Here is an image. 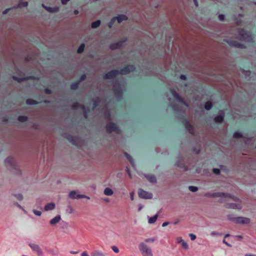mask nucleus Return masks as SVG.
I'll use <instances>...</instances> for the list:
<instances>
[{"mask_svg": "<svg viewBox=\"0 0 256 256\" xmlns=\"http://www.w3.org/2000/svg\"><path fill=\"white\" fill-rule=\"evenodd\" d=\"M4 162L7 168L17 176H21V170L18 168L17 163L12 157H8L5 160Z\"/></svg>", "mask_w": 256, "mask_h": 256, "instance_id": "nucleus-1", "label": "nucleus"}, {"mask_svg": "<svg viewBox=\"0 0 256 256\" xmlns=\"http://www.w3.org/2000/svg\"><path fill=\"white\" fill-rule=\"evenodd\" d=\"M237 32V38L240 40L250 42H253L252 34L250 32L246 31L244 28H238Z\"/></svg>", "mask_w": 256, "mask_h": 256, "instance_id": "nucleus-2", "label": "nucleus"}, {"mask_svg": "<svg viewBox=\"0 0 256 256\" xmlns=\"http://www.w3.org/2000/svg\"><path fill=\"white\" fill-rule=\"evenodd\" d=\"M113 88L116 100H122L123 95V88L119 81L116 80L114 82Z\"/></svg>", "mask_w": 256, "mask_h": 256, "instance_id": "nucleus-3", "label": "nucleus"}, {"mask_svg": "<svg viewBox=\"0 0 256 256\" xmlns=\"http://www.w3.org/2000/svg\"><path fill=\"white\" fill-rule=\"evenodd\" d=\"M227 217L229 220L236 224H248L250 222L249 218L242 216L234 217L232 214H228Z\"/></svg>", "mask_w": 256, "mask_h": 256, "instance_id": "nucleus-4", "label": "nucleus"}, {"mask_svg": "<svg viewBox=\"0 0 256 256\" xmlns=\"http://www.w3.org/2000/svg\"><path fill=\"white\" fill-rule=\"evenodd\" d=\"M139 248L143 256H153L151 248L144 243H140Z\"/></svg>", "mask_w": 256, "mask_h": 256, "instance_id": "nucleus-5", "label": "nucleus"}, {"mask_svg": "<svg viewBox=\"0 0 256 256\" xmlns=\"http://www.w3.org/2000/svg\"><path fill=\"white\" fill-rule=\"evenodd\" d=\"M64 136L66 138L74 145L80 146L82 144V140L78 137L73 136L68 134H64Z\"/></svg>", "mask_w": 256, "mask_h": 256, "instance_id": "nucleus-6", "label": "nucleus"}, {"mask_svg": "<svg viewBox=\"0 0 256 256\" xmlns=\"http://www.w3.org/2000/svg\"><path fill=\"white\" fill-rule=\"evenodd\" d=\"M106 130L108 133H112V132H115L116 134H120V130L116 124L112 122L108 123L106 126Z\"/></svg>", "mask_w": 256, "mask_h": 256, "instance_id": "nucleus-7", "label": "nucleus"}, {"mask_svg": "<svg viewBox=\"0 0 256 256\" xmlns=\"http://www.w3.org/2000/svg\"><path fill=\"white\" fill-rule=\"evenodd\" d=\"M204 196L206 197H224V198H231V194L226 192H207Z\"/></svg>", "mask_w": 256, "mask_h": 256, "instance_id": "nucleus-8", "label": "nucleus"}, {"mask_svg": "<svg viewBox=\"0 0 256 256\" xmlns=\"http://www.w3.org/2000/svg\"><path fill=\"white\" fill-rule=\"evenodd\" d=\"M138 195L140 198L142 199H152V193L144 190L142 188H139Z\"/></svg>", "mask_w": 256, "mask_h": 256, "instance_id": "nucleus-9", "label": "nucleus"}, {"mask_svg": "<svg viewBox=\"0 0 256 256\" xmlns=\"http://www.w3.org/2000/svg\"><path fill=\"white\" fill-rule=\"evenodd\" d=\"M225 116V110H220L218 115L214 117V121L216 124H221L223 122Z\"/></svg>", "mask_w": 256, "mask_h": 256, "instance_id": "nucleus-10", "label": "nucleus"}, {"mask_svg": "<svg viewBox=\"0 0 256 256\" xmlns=\"http://www.w3.org/2000/svg\"><path fill=\"white\" fill-rule=\"evenodd\" d=\"M28 245L34 252L37 254L38 256H44L42 249L38 244H36L28 243Z\"/></svg>", "mask_w": 256, "mask_h": 256, "instance_id": "nucleus-11", "label": "nucleus"}, {"mask_svg": "<svg viewBox=\"0 0 256 256\" xmlns=\"http://www.w3.org/2000/svg\"><path fill=\"white\" fill-rule=\"evenodd\" d=\"M136 69V68L134 65L130 64L124 68H122L119 70L120 74H127L130 72H133Z\"/></svg>", "mask_w": 256, "mask_h": 256, "instance_id": "nucleus-12", "label": "nucleus"}, {"mask_svg": "<svg viewBox=\"0 0 256 256\" xmlns=\"http://www.w3.org/2000/svg\"><path fill=\"white\" fill-rule=\"evenodd\" d=\"M120 74L119 70H112L104 76V78L105 80L112 79L114 78L118 74Z\"/></svg>", "mask_w": 256, "mask_h": 256, "instance_id": "nucleus-13", "label": "nucleus"}, {"mask_svg": "<svg viewBox=\"0 0 256 256\" xmlns=\"http://www.w3.org/2000/svg\"><path fill=\"white\" fill-rule=\"evenodd\" d=\"M225 41L231 46L240 48H246V46L244 44H242L236 40H225Z\"/></svg>", "mask_w": 256, "mask_h": 256, "instance_id": "nucleus-14", "label": "nucleus"}, {"mask_svg": "<svg viewBox=\"0 0 256 256\" xmlns=\"http://www.w3.org/2000/svg\"><path fill=\"white\" fill-rule=\"evenodd\" d=\"M126 40L127 38H124V40L118 42L111 44L110 46V48L112 50L119 49L122 46Z\"/></svg>", "mask_w": 256, "mask_h": 256, "instance_id": "nucleus-15", "label": "nucleus"}, {"mask_svg": "<svg viewBox=\"0 0 256 256\" xmlns=\"http://www.w3.org/2000/svg\"><path fill=\"white\" fill-rule=\"evenodd\" d=\"M174 165L180 168H184V171L188 170V167L185 166L183 158L181 156H180L178 158V160H177Z\"/></svg>", "mask_w": 256, "mask_h": 256, "instance_id": "nucleus-16", "label": "nucleus"}, {"mask_svg": "<svg viewBox=\"0 0 256 256\" xmlns=\"http://www.w3.org/2000/svg\"><path fill=\"white\" fill-rule=\"evenodd\" d=\"M42 6L48 12L52 14L58 12L60 10L58 6L50 7L46 6L45 4H42Z\"/></svg>", "mask_w": 256, "mask_h": 256, "instance_id": "nucleus-17", "label": "nucleus"}, {"mask_svg": "<svg viewBox=\"0 0 256 256\" xmlns=\"http://www.w3.org/2000/svg\"><path fill=\"white\" fill-rule=\"evenodd\" d=\"M172 93L173 95V96L174 97V98L177 100L178 101H179L180 102H182V104H184L185 106H188V104H186V102L184 101V98H182L180 94L174 90H172Z\"/></svg>", "mask_w": 256, "mask_h": 256, "instance_id": "nucleus-18", "label": "nucleus"}, {"mask_svg": "<svg viewBox=\"0 0 256 256\" xmlns=\"http://www.w3.org/2000/svg\"><path fill=\"white\" fill-rule=\"evenodd\" d=\"M78 192L76 190L70 191L68 195V196L71 199H80L82 198V197H84L82 194H78Z\"/></svg>", "mask_w": 256, "mask_h": 256, "instance_id": "nucleus-19", "label": "nucleus"}, {"mask_svg": "<svg viewBox=\"0 0 256 256\" xmlns=\"http://www.w3.org/2000/svg\"><path fill=\"white\" fill-rule=\"evenodd\" d=\"M170 105L175 112L182 113L183 115L185 114V110H184L181 107H180L178 104L175 103H172L170 104Z\"/></svg>", "mask_w": 256, "mask_h": 256, "instance_id": "nucleus-20", "label": "nucleus"}, {"mask_svg": "<svg viewBox=\"0 0 256 256\" xmlns=\"http://www.w3.org/2000/svg\"><path fill=\"white\" fill-rule=\"evenodd\" d=\"M144 176L148 180L152 183L156 184L157 182L156 178L154 175L149 174H144Z\"/></svg>", "mask_w": 256, "mask_h": 256, "instance_id": "nucleus-21", "label": "nucleus"}, {"mask_svg": "<svg viewBox=\"0 0 256 256\" xmlns=\"http://www.w3.org/2000/svg\"><path fill=\"white\" fill-rule=\"evenodd\" d=\"M184 124L185 128L189 132V133L190 134H194V130L190 122L188 120H185Z\"/></svg>", "mask_w": 256, "mask_h": 256, "instance_id": "nucleus-22", "label": "nucleus"}, {"mask_svg": "<svg viewBox=\"0 0 256 256\" xmlns=\"http://www.w3.org/2000/svg\"><path fill=\"white\" fill-rule=\"evenodd\" d=\"M61 220V216L60 214L56 215L54 218L50 220L49 223L50 225L53 226L58 223Z\"/></svg>", "mask_w": 256, "mask_h": 256, "instance_id": "nucleus-23", "label": "nucleus"}, {"mask_svg": "<svg viewBox=\"0 0 256 256\" xmlns=\"http://www.w3.org/2000/svg\"><path fill=\"white\" fill-rule=\"evenodd\" d=\"M12 78L16 80H17L18 82H20L23 81H25L28 80H31L34 78V76H30L24 78H18L16 76H13Z\"/></svg>", "mask_w": 256, "mask_h": 256, "instance_id": "nucleus-24", "label": "nucleus"}, {"mask_svg": "<svg viewBox=\"0 0 256 256\" xmlns=\"http://www.w3.org/2000/svg\"><path fill=\"white\" fill-rule=\"evenodd\" d=\"M114 19L117 20L118 23H121L123 20H126L128 18L126 15L120 14L117 16L113 17V20Z\"/></svg>", "mask_w": 256, "mask_h": 256, "instance_id": "nucleus-25", "label": "nucleus"}, {"mask_svg": "<svg viewBox=\"0 0 256 256\" xmlns=\"http://www.w3.org/2000/svg\"><path fill=\"white\" fill-rule=\"evenodd\" d=\"M56 204L54 202L48 203L44 207V210L45 211L52 210L54 209Z\"/></svg>", "mask_w": 256, "mask_h": 256, "instance_id": "nucleus-26", "label": "nucleus"}, {"mask_svg": "<svg viewBox=\"0 0 256 256\" xmlns=\"http://www.w3.org/2000/svg\"><path fill=\"white\" fill-rule=\"evenodd\" d=\"M226 208H228L238 210H240L242 208V206H240V205L234 203L228 204Z\"/></svg>", "mask_w": 256, "mask_h": 256, "instance_id": "nucleus-27", "label": "nucleus"}, {"mask_svg": "<svg viewBox=\"0 0 256 256\" xmlns=\"http://www.w3.org/2000/svg\"><path fill=\"white\" fill-rule=\"evenodd\" d=\"M160 211L159 210L155 215L154 216L150 217L148 219V222L149 224H152L155 223L156 222L158 214H160Z\"/></svg>", "mask_w": 256, "mask_h": 256, "instance_id": "nucleus-28", "label": "nucleus"}, {"mask_svg": "<svg viewBox=\"0 0 256 256\" xmlns=\"http://www.w3.org/2000/svg\"><path fill=\"white\" fill-rule=\"evenodd\" d=\"M124 156L126 158L129 160L130 164L132 166L135 168H136V164L134 162V160L132 158V156L128 154L125 152Z\"/></svg>", "mask_w": 256, "mask_h": 256, "instance_id": "nucleus-29", "label": "nucleus"}, {"mask_svg": "<svg viewBox=\"0 0 256 256\" xmlns=\"http://www.w3.org/2000/svg\"><path fill=\"white\" fill-rule=\"evenodd\" d=\"M44 250L48 253L51 254L52 256H56L58 254V250H55L54 249L46 247L44 248Z\"/></svg>", "mask_w": 256, "mask_h": 256, "instance_id": "nucleus-30", "label": "nucleus"}, {"mask_svg": "<svg viewBox=\"0 0 256 256\" xmlns=\"http://www.w3.org/2000/svg\"><path fill=\"white\" fill-rule=\"evenodd\" d=\"M28 5V2H22L20 1L19 3L16 6L14 7V8H22L23 7L27 6Z\"/></svg>", "mask_w": 256, "mask_h": 256, "instance_id": "nucleus-31", "label": "nucleus"}, {"mask_svg": "<svg viewBox=\"0 0 256 256\" xmlns=\"http://www.w3.org/2000/svg\"><path fill=\"white\" fill-rule=\"evenodd\" d=\"M90 256H106V254L99 250H94L91 252Z\"/></svg>", "mask_w": 256, "mask_h": 256, "instance_id": "nucleus-32", "label": "nucleus"}, {"mask_svg": "<svg viewBox=\"0 0 256 256\" xmlns=\"http://www.w3.org/2000/svg\"><path fill=\"white\" fill-rule=\"evenodd\" d=\"M92 101L94 102L92 109L94 110L98 106L100 100L99 97L96 96L92 99Z\"/></svg>", "mask_w": 256, "mask_h": 256, "instance_id": "nucleus-33", "label": "nucleus"}, {"mask_svg": "<svg viewBox=\"0 0 256 256\" xmlns=\"http://www.w3.org/2000/svg\"><path fill=\"white\" fill-rule=\"evenodd\" d=\"M81 108L83 110V115L84 118L86 119L88 118V113L90 111V109L88 108H86L84 105L81 106Z\"/></svg>", "mask_w": 256, "mask_h": 256, "instance_id": "nucleus-34", "label": "nucleus"}, {"mask_svg": "<svg viewBox=\"0 0 256 256\" xmlns=\"http://www.w3.org/2000/svg\"><path fill=\"white\" fill-rule=\"evenodd\" d=\"M26 104L28 105H34L38 104V102L32 98H28L26 100Z\"/></svg>", "mask_w": 256, "mask_h": 256, "instance_id": "nucleus-35", "label": "nucleus"}, {"mask_svg": "<svg viewBox=\"0 0 256 256\" xmlns=\"http://www.w3.org/2000/svg\"><path fill=\"white\" fill-rule=\"evenodd\" d=\"M104 193L106 196H110L113 194L114 192L111 188H106L104 190Z\"/></svg>", "mask_w": 256, "mask_h": 256, "instance_id": "nucleus-36", "label": "nucleus"}, {"mask_svg": "<svg viewBox=\"0 0 256 256\" xmlns=\"http://www.w3.org/2000/svg\"><path fill=\"white\" fill-rule=\"evenodd\" d=\"M212 102L210 101H208L204 104V108L207 110H209L212 108Z\"/></svg>", "mask_w": 256, "mask_h": 256, "instance_id": "nucleus-37", "label": "nucleus"}, {"mask_svg": "<svg viewBox=\"0 0 256 256\" xmlns=\"http://www.w3.org/2000/svg\"><path fill=\"white\" fill-rule=\"evenodd\" d=\"M100 20H96L92 23L91 26L92 28H96L100 26Z\"/></svg>", "mask_w": 256, "mask_h": 256, "instance_id": "nucleus-38", "label": "nucleus"}, {"mask_svg": "<svg viewBox=\"0 0 256 256\" xmlns=\"http://www.w3.org/2000/svg\"><path fill=\"white\" fill-rule=\"evenodd\" d=\"M79 84H80V83L78 82V80L76 82H75L72 83L70 84V88L72 90H77Z\"/></svg>", "mask_w": 256, "mask_h": 256, "instance_id": "nucleus-39", "label": "nucleus"}, {"mask_svg": "<svg viewBox=\"0 0 256 256\" xmlns=\"http://www.w3.org/2000/svg\"><path fill=\"white\" fill-rule=\"evenodd\" d=\"M18 120L20 122H25L28 120V118L25 116H20L18 117Z\"/></svg>", "mask_w": 256, "mask_h": 256, "instance_id": "nucleus-40", "label": "nucleus"}, {"mask_svg": "<svg viewBox=\"0 0 256 256\" xmlns=\"http://www.w3.org/2000/svg\"><path fill=\"white\" fill-rule=\"evenodd\" d=\"M85 47V45L84 44H82L80 46L78 47L77 52L78 54H82L84 50Z\"/></svg>", "mask_w": 256, "mask_h": 256, "instance_id": "nucleus-41", "label": "nucleus"}, {"mask_svg": "<svg viewBox=\"0 0 256 256\" xmlns=\"http://www.w3.org/2000/svg\"><path fill=\"white\" fill-rule=\"evenodd\" d=\"M242 137V134L239 132H236L233 134V138H240Z\"/></svg>", "mask_w": 256, "mask_h": 256, "instance_id": "nucleus-42", "label": "nucleus"}, {"mask_svg": "<svg viewBox=\"0 0 256 256\" xmlns=\"http://www.w3.org/2000/svg\"><path fill=\"white\" fill-rule=\"evenodd\" d=\"M81 106L79 103L78 102H74L72 106V110H77L78 108H80Z\"/></svg>", "mask_w": 256, "mask_h": 256, "instance_id": "nucleus-43", "label": "nucleus"}, {"mask_svg": "<svg viewBox=\"0 0 256 256\" xmlns=\"http://www.w3.org/2000/svg\"><path fill=\"white\" fill-rule=\"evenodd\" d=\"M181 241L182 247L186 250H188V244L186 242H184V240H181Z\"/></svg>", "mask_w": 256, "mask_h": 256, "instance_id": "nucleus-44", "label": "nucleus"}, {"mask_svg": "<svg viewBox=\"0 0 256 256\" xmlns=\"http://www.w3.org/2000/svg\"><path fill=\"white\" fill-rule=\"evenodd\" d=\"M188 190L192 192H196L198 190V188L196 186H188Z\"/></svg>", "mask_w": 256, "mask_h": 256, "instance_id": "nucleus-45", "label": "nucleus"}, {"mask_svg": "<svg viewBox=\"0 0 256 256\" xmlns=\"http://www.w3.org/2000/svg\"><path fill=\"white\" fill-rule=\"evenodd\" d=\"M223 234L222 233L218 232L216 231H213L211 232L210 236H221Z\"/></svg>", "mask_w": 256, "mask_h": 256, "instance_id": "nucleus-46", "label": "nucleus"}, {"mask_svg": "<svg viewBox=\"0 0 256 256\" xmlns=\"http://www.w3.org/2000/svg\"><path fill=\"white\" fill-rule=\"evenodd\" d=\"M14 196L19 200H22L24 198L23 196L21 194H14Z\"/></svg>", "mask_w": 256, "mask_h": 256, "instance_id": "nucleus-47", "label": "nucleus"}, {"mask_svg": "<svg viewBox=\"0 0 256 256\" xmlns=\"http://www.w3.org/2000/svg\"><path fill=\"white\" fill-rule=\"evenodd\" d=\"M234 21H235V23H236V25H238V26L240 25V24L242 23V20H240V19H238V18L236 17V16H234Z\"/></svg>", "mask_w": 256, "mask_h": 256, "instance_id": "nucleus-48", "label": "nucleus"}, {"mask_svg": "<svg viewBox=\"0 0 256 256\" xmlns=\"http://www.w3.org/2000/svg\"><path fill=\"white\" fill-rule=\"evenodd\" d=\"M42 200H43L42 198H36V206H40L42 204Z\"/></svg>", "mask_w": 256, "mask_h": 256, "instance_id": "nucleus-49", "label": "nucleus"}, {"mask_svg": "<svg viewBox=\"0 0 256 256\" xmlns=\"http://www.w3.org/2000/svg\"><path fill=\"white\" fill-rule=\"evenodd\" d=\"M104 116L107 120H110V114L109 112L107 110H104Z\"/></svg>", "mask_w": 256, "mask_h": 256, "instance_id": "nucleus-50", "label": "nucleus"}, {"mask_svg": "<svg viewBox=\"0 0 256 256\" xmlns=\"http://www.w3.org/2000/svg\"><path fill=\"white\" fill-rule=\"evenodd\" d=\"M212 172H214V174H216V175H219V174H220V169H218V168H213V170H212Z\"/></svg>", "mask_w": 256, "mask_h": 256, "instance_id": "nucleus-51", "label": "nucleus"}, {"mask_svg": "<svg viewBox=\"0 0 256 256\" xmlns=\"http://www.w3.org/2000/svg\"><path fill=\"white\" fill-rule=\"evenodd\" d=\"M32 212L34 214L37 216H40L42 215V212L40 211L37 210H33Z\"/></svg>", "mask_w": 256, "mask_h": 256, "instance_id": "nucleus-52", "label": "nucleus"}, {"mask_svg": "<svg viewBox=\"0 0 256 256\" xmlns=\"http://www.w3.org/2000/svg\"><path fill=\"white\" fill-rule=\"evenodd\" d=\"M116 21V19L113 20V18L111 19L110 21L108 23V26L110 28H111L114 24V22Z\"/></svg>", "mask_w": 256, "mask_h": 256, "instance_id": "nucleus-53", "label": "nucleus"}, {"mask_svg": "<svg viewBox=\"0 0 256 256\" xmlns=\"http://www.w3.org/2000/svg\"><path fill=\"white\" fill-rule=\"evenodd\" d=\"M86 78V75L85 74H83L81 76L80 78V79L78 80V82L80 83V82H82V81L84 80Z\"/></svg>", "mask_w": 256, "mask_h": 256, "instance_id": "nucleus-54", "label": "nucleus"}, {"mask_svg": "<svg viewBox=\"0 0 256 256\" xmlns=\"http://www.w3.org/2000/svg\"><path fill=\"white\" fill-rule=\"evenodd\" d=\"M242 72L246 76H249L251 74V72L250 70H243Z\"/></svg>", "mask_w": 256, "mask_h": 256, "instance_id": "nucleus-55", "label": "nucleus"}, {"mask_svg": "<svg viewBox=\"0 0 256 256\" xmlns=\"http://www.w3.org/2000/svg\"><path fill=\"white\" fill-rule=\"evenodd\" d=\"M156 239V238H148L145 240V242H154Z\"/></svg>", "mask_w": 256, "mask_h": 256, "instance_id": "nucleus-56", "label": "nucleus"}, {"mask_svg": "<svg viewBox=\"0 0 256 256\" xmlns=\"http://www.w3.org/2000/svg\"><path fill=\"white\" fill-rule=\"evenodd\" d=\"M225 18V16L223 14H220L218 16V19L220 21H224Z\"/></svg>", "mask_w": 256, "mask_h": 256, "instance_id": "nucleus-57", "label": "nucleus"}, {"mask_svg": "<svg viewBox=\"0 0 256 256\" xmlns=\"http://www.w3.org/2000/svg\"><path fill=\"white\" fill-rule=\"evenodd\" d=\"M189 236L190 237V240H194L196 238V236L194 234H189Z\"/></svg>", "mask_w": 256, "mask_h": 256, "instance_id": "nucleus-58", "label": "nucleus"}, {"mask_svg": "<svg viewBox=\"0 0 256 256\" xmlns=\"http://www.w3.org/2000/svg\"><path fill=\"white\" fill-rule=\"evenodd\" d=\"M231 198L235 202H240L241 200H240V198H238V197H236V196H232L231 195Z\"/></svg>", "mask_w": 256, "mask_h": 256, "instance_id": "nucleus-59", "label": "nucleus"}, {"mask_svg": "<svg viewBox=\"0 0 256 256\" xmlns=\"http://www.w3.org/2000/svg\"><path fill=\"white\" fill-rule=\"evenodd\" d=\"M66 211H67V212H68L70 214H72L74 212H73V209H72V207L70 206H68V208Z\"/></svg>", "mask_w": 256, "mask_h": 256, "instance_id": "nucleus-60", "label": "nucleus"}, {"mask_svg": "<svg viewBox=\"0 0 256 256\" xmlns=\"http://www.w3.org/2000/svg\"><path fill=\"white\" fill-rule=\"evenodd\" d=\"M112 248L116 253H118L119 252V250L116 246H112Z\"/></svg>", "mask_w": 256, "mask_h": 256, "instance_id": "nucleus-61", "label": "nucleus"}, {"mask_svg": "<svg viewBox=\"0 0 256 256\" xmlns=\"http://www.w3.org/2000/svg\"><path fill=\"white\" fill-rule=\"evenodd\" d=\"M14 204L19 208L23 210V207H22L18 202H14Z\"/></svg>", "mask_w": 256, "mask_h": 256, "instance_id": "nucleus-62", "label": "nucleus"}, {"mask_svg": "<svg viewBox=\"0 0 256 256\" xmlns=\"http://www.w3.org/2000/svg\"><path fill=\"white\" fill-rule=\"evenodd\" d=\"M44 92L46 94H52V90L48 88H46L44 90Z\"/></svg>", "mask_w": 256, "mask_h": 256, "instance_id": "nucleus-63", "label": "nucleus"}, {"mask_svg": "<svg viewBox=\"0 0 256 256\" xmlns=\"http://www.w3.org/2000/svg\"><path fill=\"white\" fill-rule=\"evenodd\" d=\"M144 207V205L141 204H138V211L140 212V211L142 208H143Z\"/></svg>", "mask_w": 256, "mask_h": 256, "instance_id": "nucleus-64", "label": "nucleus"}]
</instances>
